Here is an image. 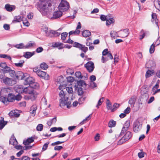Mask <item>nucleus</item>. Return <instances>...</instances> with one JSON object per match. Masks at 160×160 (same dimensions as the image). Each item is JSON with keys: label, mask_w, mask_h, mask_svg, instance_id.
I'll list each match as a JSON object with an SVG mask.
<instances>
[{"label": "nucleus", "mask_w": 160, "mask_h": 160, "mask_svg": "<svg viewBox=\"0 0 160 160\" xmlns=\"http://www.w3.org/2000/svg\"><path fill=\"white\" fill-rule=\"evenodd\" d=\"M120 104L117 103H115L112 106L113 112L115 111L120 106Z\"/></svg>", "instance_id": "obj_47"}, {"label": "nucleus", "mask_w": 160, "mask_h": 160, "mask_svg": "<svg viewBox=\"0 0 160 160\" xmlns=\"http://www.w3.org/2000/svg\"><path fill=\"white\" fill-rule=\"evenodd\" d=\"M142 127V123L140 122L139 121H136L133 124V131L135 132H138L141 129Z\"/></svg>", "instance_id": "obj_3"}, {"label": "nucleus", "mask_w": 160, "mask_h": 160, "mask_svg": "<svg viewBox=\"0 0 160 160\" xmlns=\"http://www.w3.org/2000/svg\"><path fill=\"white\" fill-rule=\"evenodd\" d=\"M77 84L78 86L79 87H82L83 88L86 87L87 84L83 80H80L79 81H78Z\"/></svg>", "instance_id": "obj_20"}, {"label": "nucleus", "mask_w": 160, "mask_h": 160, "mask_svg": "<svg viewBox=\"0 0 160 160\" xmlns=\"http://www.w3.org/2000/svg\"><path fill=\"white\" fill-rule=\"evenodd\" d=\"M127 141H128L126 140L125 138H124V137H123L122 138L118 141V145H121Z\"/></svg>", "instance_id": "obj_46"}, {"label": "nucleus", "mask_w": 160, "mask_h": 160, "mask_svg": "<svg viewBox=\"0 0 160 160\" xmlns=\"http://www.w3.org/2000/svg\"><path fill=\"white\" fill-rule=\"evenodd\" d=\"M130 121H126L123 122V127L122 128L120 135H122L128 130L130 126Z\"/></svg>", "instance_id": "obj_4"}, {"label": "nucleus", "mask_w": 160, "mask_h": 160, "mask_svg": "<svg viewBox=\"0 0 160 160\" xmlns=\"http://www.w3.org/2000/svg\"><path fill=\"white\" fill-rule=\"evenodd\" d=\"M9 115L10 117H19L20 114L18 112L17 110H14L11 111L9 113Z\"/></svg>", "instance_id": "obj_15"}, {"label": "nucleus", "mask_w": 160, "mask_h": 160, "mask_svg": "<svg viewBox=\"0 0 160 160\" xmlns=\"http://www.w3.org/2000/svg\"><path fill=\"white\" fill-rule=\"evenodd\" d=\"M0 58H8L10 61L12 60V58L10 56L8 55L5 54H0Z\"/></svg>", "instance_id": "obj_39"}, {"label": "nucleus", "mask_w": 160, "mask_h": 160, "mask_svg": "<svg viewBox=\"0 0 160 160\" xmlns=\"http://www.w3.org/2000/svg\"><path fill=\"white\" fill-rule=\"evenodd\" d=\"M136 100L134 97H132L129 100V104L133 106Z\"/></svg>", "instance_id": "obj_45"}, {"label": "nucleus", "mask_w": 160, "mask_h": 160, "mask_svg": "<svg viewBox=\"0 0 160 160\" xmlns=\"http://www.w3.org/2000/svg\"><path fill=\"white\" fill-rule=\"evenodd\" d=\"M0 100L4 104L7 105L9 103L8 99L7 97L3 96H1L0 97Z\"/></svg>", "instance_id": "obj_31"}, {"label": "nucleus", "mask_w": 160, "mask_h": 160, "mask_svg": "<svg viewBox=\"0 0 160 160\" xmlns=\"http://www.w3.org/2000/svg\"><path fill=\"white\" fill-rule=\"evenodd\" d=\"M116 124V122L115 121H109L108 123V126L110 128H112L115 127Z\"/></svg>", "instance_id": "obj_35"}, {"label": "nucleus", "mask_w": 160, "mask_h": 160, "mask_svg": "<svg viewBox=\"0 0 160 160\" xmlns=\"http://www.w3.org/2000/svg\"><path fill=\"white\" fill-rule=\"evenodd\" d=\"M1 90L2 95L6 96L7 93H10L11 92L12 88L11 87H6L1 88Z\"/></svg>", "instance_id": "obj_11"}, {"label": "nucleus", "mask_w": 160, "mask_h": 160, "mask_svg": "<svg viewBox=\"0 0 160 160\" xmlns=\"http://www.w3.org/2000/svg\"><path fill=\"white\" fill-rule=\"evenodd\" d=\"M77 88L78 89V95L81 96L83 93L82 88L81 87H78Z\"/></svg>", "instance_id": "obj_40"}, {"label": "nucleus", "mask_w": 160, "mask_h": 160, "mask_svg": "<svg viewBox=\"0 0 160 160\" xmlns=\"http://www.w3.org/2000/svg\"><path fill=\"white\" fill-rule=\"evenodd\" d=\"M3 82L6 85L9 86H12L14 83L13 79L7 77L3 79Z\"/></svg>", "instance_id": "obj_10"}, {"label": "nucleus", "mask_w": 160, "mask_h": 160, "mask_svg": "<svg viewBox=\"0 0 160 160\" xmlns=\"http://www.w3.org/2000/svg\"><path fill=\"white\" fill-rule=\"evenodd\" d=\"M148 32H147V31H145L143 29H142L141 32H140V34L141 35H140L139 36V37H140V38H139V39H140V40H142L143 38L145 35L147 34V33H148Z\"/></svg>", "instance_id": "obj_28"}, {"label": "nucleus", "mask_w": 160, "mask_h": 160, "mask_svg": "<svg viewBox=\"0 0 160 160\" xmlns=\"http://www.w3.org/2000/svg\"><path fill=\"white\" fill-rule=\"evenodd\" d=\"M57 81L60 83V85L64 84V78L62 76L58 77L57 78Z\"/></svg>", "instance_id": "obj_32"}, {"label": "nucleus", "mask_w": 160, "mask_h": 160, "mask_svg": "<svg viewBox=\"0 0 160 160\" xmlns=\"http://www.w3.org/2000/svg\"><path fill=\"white\" fill-rule=\"evenodd\" d=\"M106 104L108 109L111 110V112H113V110L112 109V106L111 103L108 99H107Z\"/></svg>", "instance_id": "obj_29"}, {"label": "nucleus", "mask_w": 160, "mask_h": 160, "mask_svg": "<svg viewBox=\"0 0 160 160\" xmlns=\"http://www.w3.org/2000/svg\"><path fill=\"white\" fill-rule=\"evenodd\" d=\"M75 75L76 77L78 78H82L81 73L80 72H76L75 73Z\"/></svg>", "instance_id": "obj_53"}, {"label": "nucleus", "mask_w": 160, "mask_h": 160, "mask_svg": "<svg viewBox=\"0 0 160 160\" xmlns=\"http://www.w3.org/2000/svg\"><path fill=\"white\" fill-rule=\"evenodd\" d=\"M18 142L15 138V137L13 136L12 137V138H10L9 140V143L13 145H17Z\"/></svg>", "instance_id": "obj_25"}, {"label": "nucleus", "mask_w": 160, "mask_h": 160, "mask_svg": "<svg viewBox=\"0 0 160 160\" xmlns=\"http://www.w3.org/2000/svg\"><path fill=\"white\" fill-rule=\"evenodd\" d=\"M11 69L8 66H7L3 70V71L5 73H7L8 72H9L10 71H11Z\"/></svg>", "instance_id": "obj_58"}, {"label": "nucleus", "mask_w": 160, "mask_h": 160, "mask_svg": "<svg viewBox=\"0 0 160 160\" xmlns=\"http://www.w3.org/2000/svg\"><path fill=\"white\" fill-rule=\"evenodd\" d=\"M34 140V138L31 137L28 138L26 140L24 141L23 142V143L26 145L29 144L30 143L33 142Z\"/></svg>", "instance_id": "obj_22"}, {"label": "nucleus", "mask_w": 160, "mask_h": 160, "mask_svg": "<svg viewBox=\"0 0 160 160\" xmlns=\"http://www.w3.org/2000/svg\"><path fill=\"white\" fill-rule=\"evenodd\" d=\"M19 62L17 63H15V65L17 67H22L23 66V64L24 62V61L23 60H21L19 61Z\"/></svg>", "instance_id": "obj_38"}, {"label": "nucleus", "mask_w": 160, "mask_h": 160, "mask_svg": "<svg viewBox=\"0 0 160 160\" xmlns=\"http://www.w3.org/2000/svg\"><path fill=\"white\" fill-rule=\"evenodd\" d=\"M40 67L41 69L46 70L48 68V66L46 63L43 62L40 64Z\"/></svg>", "instance_id": "obj_30"}, {"label": "nucleus", "mask_w": 160, "mask_h": 160, "mask_svg": "<svg viewBox=\"0 0 160 160\" xmlns=\"http://www.w3.org/2000/svg\"><path fill=\"white\" fill-rule=\"evenodd\" d=\"M82 46L79 49L84 52H86L88 50V47H85V45L82 44Z\"/></svg>", "instance_id": "obj_42"}, {"label": "nucleus", "mask_w": 160, "mask_h": 160, "mask_svg": "<svg viewBox=\"0 0 160 160\" xmlns=\"http://www.w3.org/2000/svg\"><path fill=\"white\" fill-rule=\"evenodd\" d=\"M23 19H24V18L22 15L15 16L14 17V19L12 21V22L16 23L18 22H20L23 20Z\"/></svg>", "instance_id": "obj_13"}, {"label": "nucleus", "mask_w": 160, "mask_h": 160, "mask_svg": "<svg viewBox=\"0 0 160 160\" xmlns=\"http://www.w3.org/2000/svg\"><path fill=\"white\" fill-rule=\"evenodd\" d=\"M30 88V87H26L24 88H23V93H30L29 92V89Z\"/></svg>", "instance_id": "obj_60"}, {"label": "nucleus", "mask_w": 160, "mask_h": 160, "mask_svg": "<svg viewBox=\"0 0 160 160\" xmlns=\"http://www.w3.org/2000/svg\"><path fill=\"white\" fill-rule=\"evenodd\" d=\"M14 47L18 49H22L25 48L24 45L22 43H21L19 44H17L15 45Z\"/></svg>", "instance_id": "obj_41"}, {"label": "nucleus", "mask_w": 160, "mask_h": 160, "mask_svg": "<svg viewBox=\"0 0 160 160\" xmlns=\"http://www.w3.org/2000/svg\"><path fill=\"white\" fill-rule=\"evenodd\" d=\"M54 30H50L49 32H46V35L47 36L52 38L53 37V33Z\"/></svg>", "instance_id": "obj_36"}, {"label": "nucleus", "mask_w": 160, "mask_h": 160, "mask_svg": "<svg viewBox=\"0 0 160 160\" xmlns=\"http://www.w3.org/2000/svg\"><path fill=\"white\" fill-rule=\"evenodd\" d=\"M49 143L48 142H47L46 143H45L43 145L42 148V149L43 151H45L47 149V148L48 147V145Z\"/></svg>", "instance_id": "obj_61"}, {"label": "nucleus", "mask_w": 160, "mask_h": 160, "mask_svg": "<svg viewBox=\"0 0 160 160\" xmlns=\"http://www.w3.org/2000/svg\"><path fill=\"white\" fill-rule=\"evenodd\" d=\"M30 42H30L25 46V48H29L33 46V45L35 44V43H30Z\"/></svg>", "instance_id": "obj_54"}, {"label": "nucleus", "mask_w": 160, "mask_h": 160, "mask_svg": "<svg viewBox=\"0 0 160 160\" xmlns=\"http://www.w3.org/2000/svg\"><path fill=\"white\" fill-rule=\"evenodd\" d=\"M132 136V133L129 132H127L124 136H123L126 140H128Z\"/></svg>", "instance_id": "obj_23"}, {"label": "nucleus", "mask_w": 160, "mask_h": 160, "mask_svg": "<svg viewBox=\"0 0 160 160\" xmlns=\"http://www.w3.org/2000/svg\"><path fill=\"white\" fill-rule=\"evenodd\" d=\"M82 35L83 37L87 38L91 35V33L89 30H85L82 32Z\"/></svg>", "instance_id": "obj_26"}, {"label": "nucleus", "mask_w": 160, "mask_h": 160, "mask_svg": "<svg viewBox=\"0 0 160 160\" xmlns=\"http://www.w3.org/2000/svg\"><path fill=\"white\" fill-rule=\"evenodd\" d=\"M23 87L22 85H19L16 88V91L19 94L23 93Z\"/></svg>", "instance_id": "obj_24"}, {"label": "nucleus", "mask_w": 160, "mask_h": 160, "mask_svg": "<svg viewBox=\"0 0 160 160\" xmlns=\"http://www.w3.org/2000/svg\"><path fill=\"white\" fill-rule=\"evenodd\" d=\"M37 75L41 78L44 79L45 80H48L49 76L46 72L40 70L38 72Z\"/></svg>", "instance_id": "obj_9"}, {"label": "nucleus", "mask_w": 160, "mask_h": 160, "mask_svg": "<svg viewBox=\"0 0 160 160\" xmlns=\"http://www.w3.org/2000/svg\"><path fill=\"white\" fill-rule=\"evenodd\" d=\"M68 35V33L66 32H63L61 33V39L63 41L65 40L66 37Z\"/></svg>", "instance_id": "obj_43"}, {"label": "nucleus", "mask_w": 160, "mask_h": 160, "mask_svg": "<svg viewBox=\"0 0 160 160\" xmlns=\"http://www.w3.org/2000/svg\"><path fill=\"white\" fill-rule=\"evenodd\" d=\"M10 75L13 78H15V76L16 75V72L14 70H11L9 72Z\"/></svg>", "instance_id": "obj_56"}, {"label": "nucleus", "mask_w": 160, "mask_h": 160, "mask_svg": "<svg viewBox=\"0 0 160 160\" xmlns=\"http://www.w3.org/2000/svg\"><path fill=\"white\" fill-rule=\"evenodd\" d=\"M82 44L79 43L78 42H75L73 44V47L78 48L79 49L80 47L82 46Z\"/></svg>", "instance_id": "obj_49"}, {"label": "nucleus", "mask_w": 160, "mask_h": 160, "mask_svg": "<svg viewBox=\"0 0 160 160\" xmlns=\"http://www.w3.org/2000/svg\"><path fill=\"white\" fill-rule=\"evenodd\" d=\"M22 98V96L20 94H19L16 96H15V100H16L17 101L20 100Z\"/></svg>", "instance_id": "obj_63"}, {"label": "nucleus", "mask_w": 160, "mask_h": 160, "mask_svg": "<svg viewBox=\"0 0 160 160\" xmlns=\"http://www.w3.org/2000/svg\"><path fill=\"white\" fill-rule=\"evenodd\" d=\"M7 123V122L5 121H0V130L3 128Z\"/></svg>", "instance_id": "obj_37"}, {"label": "nucleus", "mask_w": 160, "mask_h": 160, "mask_svg": "<svg viewBox=\"0 0 160 160\" xmlns=\"http://www.w3.org/2000/svg\"><path fill=\"white\" fill-rule=\"evenodd\" d=\"M68 99V97H66V98L64 100L62 99H60V106L62 107L65 105L67 106V108H69L71 107V102H68L67 100Z\"/></svg>", "instance_id": "obj_5"}, {"label": "nucleus", "mask_w": 160, "mask_h": 160, "mask_svg": "<svg viewBox=\"0 0 160 160\" xmlns=\"http://www.w3.org/2000/svg\"><path fill=\"white\" fill-rule=\"evenodd\" d=\"M119 37L121 38H124L127 37L129 34V30L128 28H125L121 30L118 31Z\"/></svg>", "instance_id": "obj_7"}, {"label": "nucleus", "mask_w": 160, "mask_h": 160, "mask_svg": "<svg viewBox=\"0 0 160 160\" xmlns=\"http://www.w3.org/2000/svg\"><path fill=\"white\" fill-rule=\"evenodd\" d=\"M106 25L107 26L109 25L112 23H113L114 22V19L112 18H109L108 19H107L106 20Z\"/></svg>", "instance_id": "obj_33"}, {"label": "nucleus", "mask_w": 160, "mask_h": 160, "mask_svg": "<svg viewBox=\"0 0 160 160\" xmlns=\"http://www.w3.org/2000/svg\"><path fill=\"white\" fill-rule=\"evenodd\" d=\"M66 90L68 92L69 94H72L73 93V91L72 88L71 87H66Z\"/></svg>", "instance_id": "obj_51"}, {"label": "nucleus", "mask_w": 160, "mask_h": 160, "mask_svg": "<svg viewBox=\"0 0 160 160\" xmlns=\"http://www.w3.org/2000/svg\"><path fill=\"white\" fill-rule=\"evenodd\" d=\"M16 74L15 77L18 80H22L26 77L25 74L21 71H18Z\"/></svg>", "instance_id": "obj_12"}, {"label": "nucleus", "mask_w": 160, "mask_h": 160, "mask_svg": "<svg viewBox=\"0 0 160 160\" xmlns=\"http://www.w3.org/2000/svg\"><path fill=\"white\" fill-rule=\"evenodd\" d=\"M43 128V125L41 124H39L37 127V130L39 131H41Z\"/></svg>", "instance_id": "obj_55"}, {"label": "nucleus", "mask_w": 160, "mask_h": 160, "mask_svg": "<svg viewBox=\"0 0 160 160\" xmlns=\"http://www.w3.org/2000/svg\"><path fill=\"white\" fill-rule=\"evenodd\" d=\"M152 21L153 22H155L156 25L158 26V20L157 18L156 13H152Z\"/></svg>", "instance_id": "obj_18"}, {"label": "nucleus", "mask_w": 160, "mask_h": 160, "mask_svg": "<svg viewBox=\"0 0 160 160\" xmlns=\"http://www.w3.org/2000/svg\"><path fill=\"white\" fill-rule=\"evenodd\" d=\"M63 45V43L61 42H56L54 43V44L52 45L53 47H58L60 46Z\"/></svg>", "instance_id": "obj_57"}, {"label": "nucleus", "mask_w": 160, "mask_h": 160, "mask_svg": "<svg viewBox=\"0 0 160 160\" xmlns=\"http://www.w3.org/2000/svg\"><path fill=\"white\" fill-rule=\"evenodd\" d=\"M86 98L85 96H82L80 97L78 99L79 103V104H82L85 101Z\"/></svg>", "instance_id": "obj_48"}, {"label": "nucleus", "mask_w": 160, "mask_h": 160, "mask_svg": "<svg viewBox=\"0 0 160 160\" xmlns=\"http://www.w3.org/2000/svg\"><path fill=\"white\" fill-rule=\"evenodd\" d=\"M155 45L154 44H152L150 46L149 49V52L151 54L154 51Z\"/></svg>", "instance_id": "obj_52"}, {"label": "nucleus", "mask_w": 160, "mask_h": 160, "mask_svg": "<svg viewBox=\"0 0 160 160\" xmlns=\"http://www.w3.org/2000/svg\"><path fill=\"white\" fill-rule=\"evenodd\" d=\"M59 97L61 98L60 99L64 100L67 97H66V95L64 94V92L63 90H61L59 93Z\"/></svg>", "instance_id": "obj_34"}, {"label": "nucleus", "mask_w": 160, "mask_h": 160, "mask_svg": "<svg viewBox=\"0 0 160 160\" xmlns=\"http://www.w3.org/2000/svg\"><path fill=\"white\" fill-rule=\"evenodd\" d=\"M37 108V106L36 105H32L30 108V113L32 114H35Z\"/></svg>", "instance_id": "obj_27"}, {"label": "nucleus", "mask_w": 160, "mask_h": 160, "mask_svg": "<svg viewBox=\"0 0 160 160\" xmlns=\"http://www.w3.org/2000/svg\"><path fill=\"white\" fill-rule=\"evenodd\" d=\"M51 3L49 1H47L45 4L41 2L37 5V8L40 12L43 15H46L48 11V7H50Z\"/></svg>", "instance_id": "obj_1"}, {"label": "nucleus", "mask_w": 160, "mask_h": 160, "mask_svg": "<svg viewBox=\"0 0 160 160\" xmlns=\"http://www.w3.org/2000/svg\"><path fill=\"white\" fill-rule=\"evenodd\" d=\"M84 66L89 72H92L94 68V64L91 61L87 62L84 65Z\"/></svg>", "instance_id": "obj_6"}, {"label": "nucleus", "mask_w": 160, "mask_h": 160, "mask_svg": "<svg viewBox=\"0 0 160 160\" xmlns=\"http://www.w3.org/2000/svg\"><path fill=\"white\" fill-rule=\"evenodd\" d=\"M5 8L6 10L9 12H11L15 9V6H11L9 4H7L5 5Z\"/></svg>", "instance_id": "obj_16"}, {"label": "nucleus", "mask_w": 160, "mask_h": 160, "mask_svg": "<svg viewBox=\"0 0 160 160\" xmlns=\"http://www.w3.org/2000/svg\"><path fill=\"white\" fill-rule=\"evenodd\" d=\"M117 32L115 31L111 32H110V35L112 37L115 38L117 35Z\"/></svg>", "instance_id": "obj_64"}, {"label": "nucleus", "mask_w": 160, "mask_h": 160, "mask_svg": "<svg viewBox=\"0 0 160 160\" xmlns=\"http://www.w3.org/2000/svg\"><path fill=\"white\" fill-rule=\"evenodd\" d=\"M24 83L25 85H29L30 86L35 84V80L31 77H28L25 79Z\"/></svg>", "instance_id": "obj_8"}, {"label": "nucleus", "mask_w": 160, "mask_h": 160, "mask_svg": "<svg viewBox=\"0 0 160 160\" xmlns=\"http://www.w3.org/2000/svg\"><path fill=\"white\" fill-rule=\"evenodd\" d=\"M35 52H24L23 56L25 58L28 59L30 58L33 55L35 54Z\"/></svg>", "instance_id": "obj_17"}, {"label": "nucleus", "mask_w": 160, "mask_h": 160, "mask_svg": "<svg viewBox=\"0 0 160 160\" xmlns=\"http://www.w3.org/2000/svg\"><path fill=\"white\" fill-rule=\"evenodd\" d=\"M7 98L8 102H12L15 100V95L12 93H9L8 94Z\"/></svg>", "instance_id": "obj_21"}, {"label": "nucleus", "mask_w": 160, "mask_h": 160, "mask_svg": "<svg viewBox=\"0 0 160 160\" xmlns=\"http://www.w3.org/2000/svg\"><path fill=\"white\" fill-rule=\"evenodd\" d=\"M153 73V72L150 70H148L146 72L145 77L146 78L150 77L152 74Z\"/></svg>", "instance_id": "obj_50"}, {"label": "nucleus", "mask_w": 160, "mask_h": 160, "mask_svg": "<svg viewBox=\"0 0 160 160\" xmlns=\"http://www.w3.org/2000/svg\"><path fill=\"white\" fill-rule=\"evenodd\" d=\"M104 100V98H100L99 100H98V103L96 105V107L98 108H99V106H100Z\"/></svg>", "instance_id": "obj_44"}, {"label": "nucleus", "mask_w": 160, "mask_h": 160, "mask_svg": "<svg viewBox=\"0 0 160 160\" xmlns=\"http://www.w3.org/2000/svg\"><path fill=\"white\" fill-rule=\"evenodd\" d=\"M67 73L68 74L70 75H72L74 73V71L73 69H71L70 68H69L67 69Z\"/></svg>", "instance_id": "obj_62"}, {"label": "nucleus", "mask_w": 160, "mask_h": 160, "mask_svg": "<svg viewBox=\"0 0 160 160\" xmlns=\"http://www.w3.org/2000/svg\"><path fill=\"white\" fill-rule=\"evenodd\" d=\"M110 59L107 56V57L102 56V60L103 63H104L107 61H108Z\"/></svg>", "instance_id": "obj_59"}, {"label": "nucleus", "mask_w": 160, "mask_h": 160, "mask_svg": "<svg viewBox=\"0 0 160 160\" xmlns=\"http://www.w3.org/2000/svg\"><path fill=\"white\" fill-rule=\"evenodd\" d=\"M69 8V3L66 0H62L58 7L59 10L62 12L67 11Z\"/></svg>", "instance_id": "obj_2"}, {"label": "nucleus", "mask_w": 160, "mask_h": 160, "mask_svg": "<svg viewBox=\"0 0 160 160\" xmlns=\"http://www.w3.org/2000/svg\"><path fill=\"white\" fill-rule=\"evenodd\" d=\"M62 12L60 10L54 12L53 17L54 18H57L61 17L62 14Z\"/></svg>", "instance_id": "obj_19"}, {"label": "nucleus", "mask_w": 160, "mask_h": 160, "mask_svg": "<svg viewBox=\"0 0 160 160\" xmlns=\"http://www.w3.org/2000/svg\"><path fill=\"white\" fill-rule=\"evenodd\" d=\"M102 55L103 56H107L110 59H113V56L111 53L108 51V49H105L102 52Z\"/></svg>", "instance_id": "obj_14"}]
</instances>
